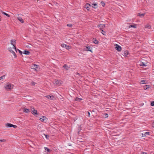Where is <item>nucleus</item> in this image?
I'll use <instances>...</instances> for the list:
<instances>
[{
	"instance_id": "obj_44",
	"label": "nucleus",
	"mask_w": 154,
	"mask_h": 154,
	"mask_svg": "<svg viewBox=\"0 0 154 154\" xmlns=\"http://www.w3.org/2000/svg\"><path fill=\"white\" fill-rule=\"evenodd\" d=\"M105 117H107L108 116V115L107 114H105Z\"/></svg>"
},
{
	"instance_id": "obj_30",
	"label": "nucleus",
	"mask_w": 154,
	"mask_h": 154,
	"mask_svg": "<svg viewBox=\"0 0 154 154\" xmlns=\"http://www.w3.org/2000/svg\"><path fill=\"white\" fill-rule=\"evenodd\" d=\"M38 66L36 65V64H34V67L33 68L34 69H35V70H36V69L38 68Z\"/></svg>"
},
{
	"instance_id": "obj_6",
	"label": "nucleus",
	"mask_w": 154,
	"mask_h": 154,
	"mask_svg": "<svg viewBox=\"0 0 154 154\" xmlns=\"http://www.w3.org/2000/svg\"><path fill=\"white\" fill-rule=\"evenodd\" d=\"M91 6L88 3H87L85 5V8L87 10L89 11L90 9V7H91Z\"/></svg>"
},
{
	"instance_id": "obj_49",
	"label": "nucleus",
	"mask_w": 154,
	"mask_h": 154,
	"mask_svg": "<svg viewBox=\"0 0 154 154\" xmlns=\"http://www.w3.org/2000/svg\"><path fill=\"white\" fill-rule=\"evenodd\" d=\"M1 17V16H0V17ZM1 21V19L0 18V21Z\"/></svg>"
},
{
	"instance_id": "obj_14",
	"label": "nucleus",
	"mask_w": 154,
	"mask_h": 154,
	"mask_svg": "<svg viewBox=\"0 0 154 154\" xmlns=\"http://www.w3.org/2000/svg\"><path fill=\"white\" fill-rule=\"evenodd\" d=\"M150 132H146L144 134H142V137H145L146 136V135H149V134Z\"/></svg>"
},
{
	"instance_id": "obj_48",
	"label": "nucleus",
	"mask_w": 154,
	"mask_h": 154,
	"mask_svg": "<svg viewBox=\"0 0 154 154\" xmlns=\"http://www.w3.org/2000/svg\"><path fill=\"white\" fill-rule=\"evenodd\" d=\"M103 33V32H102V33L103 35H105Z\"/></svg>"
},
{
	"instance_id": "obj_32",
	"label": "nucleus",
	"mask_w": 154,
	"mask_h": 154,
	"mask_svg": "<svg viewBox=\"0 0 154 154\" xmlns=\"http://www.w3.org/2000/svg\"><path fill=\"white\" fill-rule=\"evenodd\" d=\"M45 150L48 152H50V150L47 147H45Z\"/></svg>"
},
{
	"instance_id": "obj_9",
	"label": "nucleus",
	"mask_w": 154,
	"mask_h": 154,
	"mask_svg": "<svg viewBox=\"0 0 154 154\" xmlns=\"http://www.w3.org/2000/svg\"><path fill=\"white\" fill-rule=\"evenodd\" d=\"M46 119V118L45 116H42V118H40V120L42 122H45Z\"/></svg>"
},
{
	"instance_id": "obj_19",
	"label": "nucleus",
	"mask_w": 154,
	"mask_h": 154,
	"mask_svg": "<svg viewBox=\"0 0 154 154\" xmlns=\"http://www.w3.org/2000/svg\"><path fill=\"white\" fill-rule=\"evenodd\" d=\"M86 48L87 49V50L90 51L91 52H92V50L91 49V48L90 47H89L88 46H87L86 47Z\"/></svg>"
},
{
	"instance_id": "obj_38",
	"label": "nucleus",
	"mask_w": 154,
	"mask_h": 154,
	"mask_svg": "<svg viewBox=\"0 0 154 154\" xmlns=\"http://www.w3.org/2000/svg\"><path fill=\"white\" fill-rule=\"evenodd\" d=\"M6 140L5 139H3L2 140H0V141L1 142H5L6 141Z\"/></svg>"
},
{
	"instance_id": "obj_10",
	"label": "nucleus",
	"mask_w": 154,
	"mask_h": 154,
	"mask_svg": "<svg viewBox=\"0 0 154 154\" xmlns=\"http://www.w3.org/2000/svg\"><path fill=\"white\" fill-rule=\"evenodd\" d=\"M18 20L20 21L21 23H24V21L23 19L20 17H17Z\"/></svg>"
},
{
	"instance_id": "obj_39",
	"label": "nucleus",
	"mask_w": 154,
	"mask_h": 154,
	"mask_svg": "<svg viewBox=\"0 0 154 154\" xmlns=\"http://www.w3.org/2000/svg\"><path fill=\"white\" fill-rule=\"evenodd\" d=\"M5 75H4L1 77H0V80H1L2 79H3L4 77H5Z\"/></svg>"
},
{
	"instance_id": "obj_50",
	"label": "nucleus",
	"mask_w": 154,
	"mask_h": 154,
	"mask_svg": "<svg viewBox=\"0 0 154 154\" xmlns=\"http://www.w3.org/2000/svg\"><path fill=\"white\" fill-rule=\"evenodd\" d=\"M79 131H78V133H79Z\"/></svg>"
},
{
	"instance_id": "obj_42",
	"label": "nucleus",
	"mask_w": 154,
	"mask_h": 154,
	"mask_svg": "<svg viewBox=\"0 0 154 154\" xmlns=\"http://www.w3.org/2000/svg\"><path fill=\"white\" fill-rule=\"evenodd\" d=\"M31 84L33 85H35V82H31Z\"/></svg>"
},
{
	"instance_id": "obj_16",
	"label": "nucleus",
	"mask_w": 154,
	"mask_h": 154,
	"mask_svg": "<svg viewBox=\"0 0 154 154\" xmlns=\"http://www.w3.org/2000/svg\"><path fill=\"white\" fill-rule=\"evenodd\" d=\"M93 42L95 44H98L99 42L95 38H94L93 39Z\"/></svg>"
},
{
	"instance_id": "obj_25",
	"label": "nucleus",
	"mask_w": 154,
	"mask_h": 154,
	"mask_svg": "<svg viewBox=\"0 0 154 154\" xmlns=\"http://www.w3.org/2000/svg\"><path fill=\"white\" fill-rule=\"evenodd\" d=\"M145 27L148 29H150L151 28V26L150 25L148 24L145 26Z\"/></svg>"
},
{
	"instance_id": "obj_8",
	"label": "nucleus",
	"mask_w": 154,
	"mask_h": 154,
	"mask_svg": "<svg viewBox=\"0 0 154 154\" xmlns=\"http://www.w3.org/2000/svg\"><path fill=\"white\" fill-rule=\"evenodd\" d=\"M53 83L55 85H60L61 84V83L60 82V81H59L56 80L54 81V82H53Z\"/></svg>"
},
{
	"instance_id": "obj_27",
	"label": "nucleus",
	"mask_w": 154,
	"mask_h": 154,
	"mask_svg": "<svg viewBox=\"0 0 154 154\" xmlns=\"http://www.w3.org/2000/svg\"><path fill=\"white\" fill-rule=\"evenodd\" d=\"M2 13L3 14H4L6 16L8 17H10V15L7 14L5 12H3V11H2Z\"/></svg>"
},
{
	"instance_id": "obj_45",
	"label": "nucleus",
	"mask_w": 154,
	"mask_h": 154,
	"mask_svg": "<svg viewBox=\"0 0 154 154\" xmlns=\"http://www.w3.org/2000/svg\"><path fill=\"white\" fill-rule=\"evenodd\" d=\"M76 74L77 75H79V76L80 75V74L78 72H76Z\"/></svg>"
},
{
	"instance_id": "obj_18",
	"label": "nucleus",
	"mask_w": 154,
	"mask_h": 154,
	"mask_svg": "<svg viewBox=\"0 0 154 154\" xmlns=\"http://www.w3.org/2000/svg\"><path fill=\"white\" fill-rule=\"evenodd\" d=\"M136 26H137V25L134 24L133 25H130V26H129V28L132 27V28H136Z\"/></svg>"
},
{
	"instance_id": "obj_46",
	"label": "nucleus",
	"mask_w": 154,
	"mask_h": 154,
	"mask_svg": "<svg viewBox=\"0 0 154 154\" xmlns=\"http://www.w3.org/2000/svg\"><path fill=\"white\" fill-rule=\"evenodd\" d=\"M152 126L153 127H154V122H153L152 123Z\"/></svg>"
},
{
	"instance_id": "obj_35",
	"label": "nucleus",
	"mask_w": 154,
	"mask_h": 154,
	"mask_svg": "<svg viewBox=\"0 0 154 154\" xmlns=\"http://www.w3.org/2000/svg\"><path fill=\"white\" fill-rule=\"evenodd\" d=\"M101 4L103 6V7H104V6H105V3L103 2V1H102V2H101Z\"/></svg>"
},
{
	"instance_id": "obj_26",
	"label": "nucleus",
	"mask_w": 154,
	"mask_h": 154,
	"mask_svg": "<svg viewBox=\"0 0 154 154\" xmlns=\"http://www.w3.org/2000/svg\"><path fill=\"white\" fill-rule=\"evenodd\" d=\"M124 55L126 56L127 55H128V54L129 53H128V51H124Z\"/></svg>"
},
{
	"instance_id": "obj_5",
	"label": "nucleus",
	"mask_w": 154,
	"mask_h": 154,
	"mask_svg": "<svg viewBox=\"0 0 154 154\" xmlns=\"http://www.w3.org/2000/svg\"><path fill=\"white\" fill-rule=\"evenodd\" d=\"M105 24H99L97 26L100 29H103L105 27Z\"/></svg>"
},
{
	"instance_id": "obj_7",
	"label": "nucleus",
	"mask_w": 154,
	"mask_h": 154,
	"mask_svg": "<svg viewBox=\"0 0 154 154\" xmlns=\"http://www.w3.org/2000/svg\"><path fill=\"white\" fill-rule=\"evenodd\" d=\"M46 97L48 99L51 100H54L55 99V97L53 96H50L49 95H47Z\"/></svg>"
},
{
	"instance_id": "obj_22",
	"label": "nucleus",
	"mask_w": 154,
	"mask_h": 154,
	"mask_svg": "<svg viewBox=\"0 0 154 154\" xmlns=\"http://www.w3.org/2000/svg\"><path fill=\"white\" fill-rule=\"evenodd\" d=\"M144 89L145 90H146V89H147L149 88V85H145L144 86Z\"/></svg>"
},
{
	"instance_id": "obj_29",
	"label": "nucleus",
	"mask_w": 154,
	"mask_h": 154,
	"mask_svg": "<svg viewBox=\"0 0 154 154\" xmlns=\"http://www.w3.org/2000/svg\"><path fill=\"white\" fill-rule=\"evenodd\" d=\"M146 82V80H142L140 82V83L142 84H146L145 83Z\"/></svg>"
},
{
	"instance_id": "obj_28",
	"label": "nucleus",
	"mask_w": 154,
	"mask_h": 154,
	"mask_svg": "<svg viewBox=\"0 0 154 154\" xmlns=\"http://www.w3.org/2000/svg\"><path fill=\"white\" fill-rule=\"evenodd\" d=\"M8 50L11 53H12L14 51H13V50H12V48L11 47L9 48H8Z\"/></svg>"
},
{
	"instance_id": "obj_34",
	"label": "nucleus",
	"mask_w": 154,
	"mask_h": 154,
	"mask_svg": "<svg viewBox=\"0 0 154 154\" xmlns=\"http://www.w3.org/2000/svg\"><path fill=\"white\" fill-rule=\"evenodd\" d=\"M17 50L19 53L21 54H22V51H21L20 50H19V49H17Z\"/></svg>"
},
{
	"instance_id": "obj_41",
	"label": "nucleus",
	"mask_w": 154,
	"mask_h": 154,
	"mask_svg": "<svg viewBox=\"0 0 154 154\" xmlns=\"http://www.w3.org/2000/svg\"><path fill=\"white\" fill-rule=\"evenodd\" d=\"M140 154H147V153L143 152H142Z\"/></svg>"
},
{
	"instance_id": "obj_1",
	"label": "nucleus",
	"mask_w": 154,
	"mask_h": 154,
	"mask_svg": "<svg viewBox=\"0 0 154 154\" xmlns=\"http://www.w3.org/2000/svg\"><path fill=\"white\" fill-rule=\"evenodd\" d=\"M16 40H15L13 39V40H11V44L13 45V48H14L15 50L17 51V48L16 47L15 45L14 44H16Z\"/></svg>"
},
{
	"instance_id": "obj_47",
	"label": "nucleus",
	"mask_w": 154,
	"mask_h": 154,
	"mask_svg": "<svg viewBox=\"0 0 154 154\" xmlns=\"http://www.w3.org/2000/svg\"><path fill=\"white\" fill-rule=\"evenodd\" d=\"M101 31H102V32H104V33H105V32H104V31L103 30H102Z\"/></svg>"
},
{
	"instance_id": "obj_4",
	"label": "nucleus",
	"mask_w": 154,
	"mask_h": 154,
	"mask_svg": "<svg viewBox=\"0 0 154 154\" xmlns=\"http://www.w3.org/2000/svg\"><path fill=\"white\" fill-rule=\"evenodd\" d=\"M115 45L116 46V50L119 51H121L122 48L120 46L117 44H116Z\"/></svg>"
},
{
	"instance_id": "obj_37",
	"label": "nucleus",
	"mask_w": 154,
	"mask_h": 154,
	"mask_svg": "<svg viewBox=\"0 0 154 154\" xmlns=\"http://www.w3.org/2000/svg\"><path fill=\"white\" fill-rule=\"evenodd\" d=\"M12 53L14 55L15 58H16L17 57L16 55V54L14 52V51H13V52Z\"/></svg>"
},
{
	"instance_id": "obj_11",
	"label": "nucleus",
	"mask_w": 154,
	"mask_h": 154,
	"mask_svg": "<svg viewBox=\"0 0 154 154\" xmlns=\"http://www.w3.org/2000/svg\"><path fill=\"white\" fill-rule=\"evenodd\" d=\"M32 113L34 115L38 114L37 111L36 110H35L34 109H33V110H32Z\"/></svg>"
},
{
	"instance_id": "obj_13",
	"label": "nucleus",
	"mask_w": 154,
	"mask_h": 154,
	"mask_svg": "<svg viewBox=\"0 0 154 154\" xmlns=\"http://www.w3.org/2000/svg\"><path fill=\"white\" fill-rule=\"evenodd\" d=\"M30 52L27 50H25L23 52V54L26 55H29L30 54Z\"/></svg>"
},
{
	"instance_id": "obj_33",
	"label": "nucleus",
	"mask_w": 154,
	"mask_h": 154,
	"mask_svg": "<svg viewBox=\"0 0 154 154\" xmlns=\"http://www.w3.org/2000/svg\"><path fill=\"white\" fill-rule=\"evenodd\" d=\"M151 106H154V101H152L151 103Z\"/></svg>"
},
{
	"instance_id": "obj_31",
	"label": "nucleus",
	"mask_w": 154,
	"mask_h": 154,
	"mask_svg": "<svg viewBox=\"0 0 154 154\" xmlns=\"http://www.w3.org/2000/svg\"><path fill=\"white\" fill-rule=\"evenodd\" d=\"M67 26L70 27H72V25L71 24H67Z\"/></svg>"
},
{
	"instance_id": "obj_36",
	"label": "nucleus",
	"mask_w": 154,
	"mask_h": 154,
	"mask_svg": "<svg viewBox=\"0 0 154 154\" xmlns=\"http://www.w3.org/2000/svg\"><path fill=\"white\" fill-rule=\"evenodd\" d=\"M45 137L47 139H48V138L49 137V136L47 134H45Z\"/></svg>"
},
{
	"instance_id": "obj_2",
	"label": "nucleus",
	"mask_w": 154,
	"mask_h": 154,
	"mask_svg": "<svg viewBox=\"0 0 154 154\" xmlns=\"http://www.w3.org/2000/svg\"><path fill=\"white\" fill-rule=\"evenodd\" d=\"M61 46L62 47L65 48H66V49L68 50H69V49L71 48V47L70 46L64 44H62Z\"/></svg>"
},
{
	"instance_id": "obj_21",
	"label": "nucleus",
	"mask_w": 154,
	"mask_h": 154,
	"mask_svg": "<svg viewBox=\"0 0 154 154\" xmlns=\"http://www.w3.org/2000/svg\"><path fill=\"white\" fill-rule=\"evenodd\" d=\"M140 65L141 66H147V65H146L145 63L142 62H140Z\"/></svg>"
},
{
	"instance_id": "obj_3",
	"label": "nucleus",
	"mask_w": 154,
	"mask_h": 154,
	"mask_svg": "<svg viewBox=\"0 0 154 154\" xmlns=\"http://www.w3.org/2000/svg\"><path fill=\"white\" fill-rule=\"evenodd\" d=\"M14 87V85H11V84H7L5 87L7 89H11V88H13Z\"/></svg>"
},
{
	"instance_id": "obj_23",
	"label": "nucleus",
	"mask_w": 154,
	"mask_h": 154,
	"mask_svg": "<svg viewBox=\"0 0 154 154\" xmlns=\"http://www.w3.org/2000/svg\"><path fill=\"white\" fill-rule=\"evenodd\" d=\"M92 5H94V6L92 7L93 8L96 9L97 8V4L94 3Z\"/></svg>"
},
{
	"instance_id": "obj_24",
	"label": "nucleus",
	"mask_w": 154,
	"mask_h": 154,
	"mask_svg": "<svg viewBox=\"0 0 154 154\" xmlns=\"http://www.w3.org/2000/svg\"><path fill=\"white\" fill-rule=\"evenodd\" d=\"M82 100V99L79 98H78V97H76V98L75 99V101H79V102H80L81 101V100Z\"/></svg>"
},
{
	"instance_id": "obj_20",
	"label": "nucleus",
	"mask_w": 154,
	"mask_h": 154,
	"mask_svg": "<svg viewBox=\"0 0 154 154\" xmlns=\"http://www.w3.org/2000/svg\"><path fill=\"white\" fill-rule=\"evenodd\" d=\"M145 14H140V13H138V14L137 15L138 16H139L140 17H144V16L145 15Z\"/></svg>"
},
{
	"instance_id": "obj_43",
	"label": "nucleus",
	"mask_w": 154,
	"mask_h": 154,
	"mask_svg": "<svg viewBox=\"0 0 154 154\" xmlns=\"http://www.w3.org/2000/svg\"><path fill=\"white\" fill-rule=\"evenodd\" d=\"M88 117H90V112L88 111Z\"/></svg>"
},
{
	"instance_id": "obj_40",
	"label": "nucleus",
	"mask_w": 154,
	"mask_h": 154,
	"mask_svg": "<svg viewBox=\"0 0 154 154\" xmlns=\"http://www.w3.org/2000/svg\"><path fill=\"white\" fill-rule=\"evenodd\" d=\"M12 127H13L14 128H16L17 127V126L16 125H12Z\"/></svg>"
},
{
	"instance_id": "obj_15",
	"label": "nucleus",
	"mask_w": 154,
	"mask_h": 154,
	"mask_svg": "<svg viewBox=\"0 0 154 154\" xmlns=\"http://www.w3.org/2000/svg\"><path fill=\"white\" fill-rule=\"evenodd\" d=\"M6 126L8 127H12V124L11 123H8L6 124Z\"/></svg>"
},
{
	"instance_id": "obj_17",
	"label": "nucleus",
	"mask_w": 154,
	"mask_h": 154,
	"mask_svg": "<svg viewBox=\"0 0 154 154\" xmlns=\"http://www.w3.org/2000/svg\"><path fill=\"white\" fill-rule=\"evenodd\" d=\"M24 112H25L29 113L30 112V111L29 109L25 108L24 110Z\"/></svg>"
},
{
	"instance_id": "obj_12",
	"label": "nucleus",
	"mask_w": 154,
	"mask_h": 154,
	"mask_svg": "<svg viewBox=\"0 0 154 154\" xmlns=\"http://www.w3.org/2000/svg\"><path fill=\"white\" fill-rule=\"evenodd\" d=\"M63 68L66 69V70H68L70 68L69 67H68L66 64H65L63 66Z\"/></svg>"
}]
</instances>
